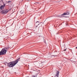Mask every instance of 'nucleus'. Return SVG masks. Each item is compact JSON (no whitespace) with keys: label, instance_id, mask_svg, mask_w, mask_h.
I'll return each mask as SVG.
<instances>
[{"label":"nucleus","instance_id":"nucleus-1","mask_svg":"<svg viewBox=\"0 0 77 77\" xmlns=\"http://www.w3.org/2000/svg\"><path fill=\"white\" fill-rule=\"evenodd\" d=\"M20 59V58H19L15 61L9 63L8 64V67H10V68L14 67V66L18 62V61H19Z\"/></svg>","mask_w":77,"mask_h":77},{"label":"nucleus","instance_id":"nucleus-2","mask_svg":"<svg viewBox=\"0 0 77 77\" xmlns=\"http://www.w3.org/2000/svg\"><path fill=\"white\" fill-rule=\"evenodd\" d=\"M8 51V48H4L2 49V51L0 52V56L5 54Z\"/></svg>","mask_w":77,"mask_h":77},{"label":"nucleus","instance_id":"nucleus-3","mask_svg":"<svg viewBox=\"0 0 77 77\" xmlns=\"http://www.w3.org/2000/svg\"><path fill=\"white\" fill-rule=\"evenodd\" d=\"M69 15V13L68 12L64 13L63 14H61V16H59L58 17L60 18H62V17H66L65 16H63V15Z\"/></svg>","mask_w":77,"mask_h":77},{"label":"nucleus","instance_id":"nucleus-4","mask_svg":"<svg viewBox=\"0 0 77 77\" xmlns=\"http://www.w3.org/2000/svg\"><path fill=\"white\" fill-rule=\"evenodd\" d=\"M8 11L7 10H4L2 11V14H7L8 12Z\"/></svg>","mask_w":77,"mask_h":77},{"label":"nucleus","instance_id":"nucleus-5","mask_svg":"<svg viewBox=\"0 0 77 77\" xmlns=\"http://www.w3.org/2000/svg\"><path fill=\"white\" fill-rule=\"evenodd\" d=\"M59 73L60 72L59 71H57L56 73V75L55 76V77H59Z\"/></svg>","mask_w":77,"mask_h":77},{"label":"nucleus","instance_id":"nucleus-6","mask_svg":"<svg viewBox=\"0 0 77 77\" xmlns=\"http://www.w3.org/2000/svg\"><path fill=\"white\" fill-rule=\"evenodd\" d=\"M5 5L4 4V5H2L1 7H0V9L1 10H3V9H4V8H5Z\"/></svg>","mask_w":77,"mask_h":77},{"label":"nucleus","instance_id":"nucleus-7","mask_svg":"<svg viewBox=\"0 0 77 77\" xmlns=\"http://www.w3.org/2000/svg\"><path fill=\"white\" fill-rule=\"evenodd\" d=\"M5 48H7L8 50V49L10 48V47H9L8 46L7 47H5Z\"/></svg>","mask_w":77,"mask_h":77},{"label":"nucleus","instance_id":"nucleus-8","mask_svg":"<svg viewBox=\"0 0 77 77\" xmlns=\"http://www.w3.org/2000/svg\"><path fill=\"white\" fill-rule=\"evenodd\" d=\"M20 14H23V11H20Z\"/></svg>","mask_w":77,"mask_h":77},{"label":"nucleus","instance_id":"nucleus-9","mask_svg":"<svg viewBox=\"0 0 77 77\" xmlns=\"http://www.w3.org/2000/svg\"><path fill=\"white\" fill-rule=\"evenodd\" d=\"M38 25L37 26H36V27H38V26H39V25L40 24L39 23H38Z\"/></svg>","mask_w":77,"mask_h":77},{"label":"nucleus","instance_id":"nucleus-10","mask_svg":"<svg viewBox=\"0 0 77 77\" xmlns=\"http://www.w3.org/2000/svg\"><path fill=\"white\" fill-rule=\"evenodd\" d=\"M11 1H10L8 2V3H11Z\"/></svg>","mask_w":77,"mask_h":77},{"label":"nucleus","instance_id":"nucleus-11","mask_svg":"<svg viewBox=\"0 0 77 77\" xmlns=\"http://www.w3.org/2000/svg\"><path fill=\"white\" fill-rule=\"evenodd\" d=\"M39 23V22L38 21H37L36 22V23Z\"/></svg>","mask_w":77,"mask_h":77},{"label":"nucleus","instance_id":"nucleus-12","mask_svg":"<svg viewBox=\"0 0 77 77\" xmlns=\"http://www.w3.org/2000/svg\"><path fill=\"white\" fill-rule=\"evenodd\" d=\"M64 51H66V49H64Z\"/></svg>","mask_w":77,"mask_h":77},{"label":"nucleus","instance_id":"nucleus-13","mask_svg":"<svg viewBox=\"0 0 77 77\" xmlns=\"http://www.w3.org/2000/svg\"><path fill=\"white\" fill-rule=\"evenodd\" d=\"M36 3H39L38 2H37Z\"/></svg>","mask_w":77,"mask_h":77},{"label":"nucleus","instance_id":"nucleus-14","mask_svg":"<svg viewBox=\"0 0 77 77\" xmlns=\"http://www.w3.org/2000/svg\"><path fill=\"white\" fill-rule=\"evenodd\" d=\"M76 48H77V47H76Z\"/></svg>","mask_w":77,"mask_h":77}]
</instances>
